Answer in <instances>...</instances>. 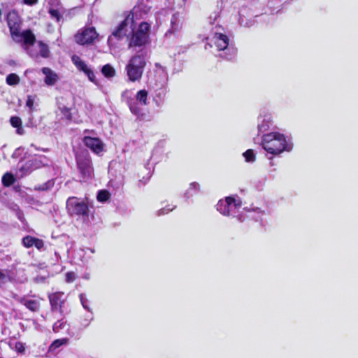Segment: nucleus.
<instances>
[{"label":"nucleus","instance_id":"obj_1","mask_svg":"<svg viewBox=\"0 0 358 358\" xmlns=\"http://www.w3.org/2000/svg\"><path fill=\"white\" fill-rule=\"evenodd\" d=\"M261 146L266 152L268 159L279 157L283 152L292 150L294 143L290 135L280 131H273L262 136Z\"/></svg>","mask_w":358,"mask_h":358},{"label":"nucleus","instance_id":"obj_2","mask_svg":"<svg viewBox=\"0 0 358 358\" xmlns=\"http://www.w3.org/2000/svg\"><path fill=\"white\" fill-rule=\"evenodd\" d=\"M242 203L238 197L227 196L224 199H221L216 205V208L222 215L228 217H236L240 222H243L246 217L255 220L261 219L264 212L259 208H243Z\"/></svg>","mask_w":358,"mask_h":358},{"label":"nucleus","instance_id":"obj_3","mask_svg":"<svg viewBox=\"0 0 358 358\" xmlns=\"http://www.w3.org/2000/svg\"><path fill=\"white\" fill-rule=\"evenodd\" d=\"M150 27L148 22H141L136 29V80L141 77L149 57Z\"/></svg>","mask_w":358,"mask_h":358},{"label":"nucleus","instance_id":"obj_4","mask_svg":"<svg viewBox=\"0 0 358 358\" xmlns=\"http://www.w3.org/2000/svg\"><path fill=\"white\" fill-rule=\"evenodd\" d=\"M5 19L9 29L10 36L15 41L19 42L20 39L22 38L24 45H34L36 41V36L31 29H26L20 32L22 20L15 9L9 10L6 13Z\"/></svg>","mask_w":358,"mask_h":358},{"label":"nucleus","instance_id":"obj_5","mask_svg":"<svg viewBox=\"0 0 358 358\" xmlns=\"http://www.w3.org/2000/svg\"><path fill=\"white\" fill-rule=\"evenodd\" d=\"M210 42L216 48L217 51L220 52L219 57L227 60L235 58L236 49L229 43L227 36L216 33L210 39Z\"/></svg>","mask_w":358,"mask_h":358},{"label":"nucleus","instance_id":"obj_6","mask_svg":"<svg viewBox=\"0 0 358 358\" xmlns=\"http://www.w3.org/2000/svg\"><path fill=\"white\" fill-rule=\"evenodd\" d=\"M112 35L117 39H120L124 36L130 38L129 46L132 45L134 41V13L133 10L113 30Z\"/></svg>","mask_w":358,"mask_h":358},{"label":"nucleus","instance_id":"obj_7","mask_svg":"<svg viewBox=\"0 0 358 358\" xmlns=\"http://www.w3.org/2000/svg\"><path fill=\"white\" fill-rule=\"evenodd\" d=\"M77 169L79 173L80 181L87 182L94 173L92 161L87 152H83L76 155Z\"/></svg>","mask_w":358,"mask_h":358},{"label":"nucleus","instance_id":"obj_8","mask_svg":"<svg viewBox=\"0 0 358 358\" xmlns=\"http://www.w3.org/2000/svg\"><path fill=\"white\" fill-rule=\"evenodd\" d=\"M66 208L71 215H74L83 217H89L90 209L87 199L80 201V199L76 196H71L67 200Z\"/></svg>","mask_w":358,"mask_h":358},{"label":"nucleus","instance_id":"obj_9","mask_svg":"<svg viewBox=\"0 0 358 358\" xmlns=\"http://www.w3.org/2000/svg\"><path fill=\"white\" fill-rule=\"evenodd\" d=\"M98 36L99 34L97 33L95 27H85L78 30L74 35V41L78 45H91L93 44Z\"/></svg>","mask_w":358,"mask_h":358},{"label":"nucleus","instance_id":"obj_10","mask_svg":"<svg viewBox=\"0 0 358 358\" xmlns=\"http://www.w3.org/2000/svg\"><path fill=\"white\" fill-rule=\"evenodd\" d=\"M169 75L166 69L159 63L155 65L154 75L148 79V84L151 88H157L158 86L167 85Z\"/></svg>","mask_w":358,"mask_h":358},{"label":"nucleus","instance_id":"obj_11","mask_svg":"<svg viewBox=\"0 0 358 358\" xmlns=\"http://www.w3.org/2000/svg\"><path fill=\"white\" fill-rule=\"evenodd\" d=\"M48 299L50 304L52 312H57L60 315L64 313L63 308L64 306L66 299L63 292H56L48 295Z\"/></svg>","mask_w":358,"mask_h":358},{"label":"nucleus","instance_id":"obj_12","mask_svg":"<svg viewBox=\"0 0 358 358\" xmlns=\"http://www.w3.org/2000/svg\"><path fill=\"white\" fill-rule=\"evenodd\" d=\"M152 155H149L148 158L143 163L142 169H139L138 176L140 178L139 182L143 185H145L151 178L157 162L151 163Z\"/></svg>","mask_w":358,"mask_h":358},{"label":"nucleus","instance_id":"obj_13","mask_svg":"<svg viewBox=\"0 0 358 358\" xmlns=\"http://www.w3.org/2000/svg\"><path fill=\"white\" fill-rule=\"evenodd\" d=\"M71 61L77 69L83 72L91 82L96 83L94 71L87 66L85 62L83 61L79 56L73 55L71 57Z\"/></svg>","mask_w":358,"mask_h":358},{"label":"nucleus","instance_id":"obj_14","mask_svg":"<svg viewBox=\"0 0 358 358\" xmlns=\"http://www.w3.org/2000/svg\"><path fill=\"white\" fill-rule=\"evenodd\" d=\"M83 143L89 148L93 152L99 154L103 150V143L102 141L96 137L85 136L83 138Z\"/></svg>","mask_w":358,"mask_h":358},{"label":"nucleus","instance_id":"obj_15","mask_svg":"<svg viewBox=\"0 0 358 358\" xmlns=\"http://www.w3.org/2000/svg\"><path fill=\"white\" fill-rule=\"evenodd\" d=\"M155 90L154 101L157 106H162L165 100L166 94L169 91L168 86H158L157 88H152Z\"/></svg>","mask_w":358,"mask_h":358},{"label":"nucleus","instance_id":"obj_16","mask_svg":"<svg viewBox=\"0 0 358 358\" xmlns=\"http://www.w3.org/2000/svg\"><path fill=\"white\" fill-rule=\"evenodd\" d=\"M272 124L271 116L269 114L260 115L257 120V129L259 133L268 131Z\"/></svg>","mask_w":358,"mask_h":358},{"label":"nucleus","instance_id":"obj_17","mask_svg":"<svg viewBox=\"0 0 358 358\" xmlns=\"http://www.w3.org/2000/svg\"><path fill=\"white\" fill-rule=\"evenodd\" d=\"M38 168L39 162L36 159H32L26 161L20 169V171L24 176H27Z\"/></svg>","mask_w":358,"mask_h":358},{"label":"nucleus","instance_id":"obj_18","mask_svg":"<svg viewBox=\"0 0 358 358\" xmlns=\"http://www.w3.org/2000/svg\"><path fill=\"white\" fill-rule=\"evenodd\" d=\"M20 302L31 312H38L41 309V303L39 300L25 299L22 298L20 300Z\"/></svg>","mask_w":358,"mask_h":358},{"label":"nucleus","instance_id":"obj_19","mask_svg":"<svg viewBox=\"0 0 358 358\" xmlns=\"http://www.w3.org/2000/svg\"><path fill=\"white\" fill-rule=\"evenodd\" d=\"M134 94L131 90H125L122 94V100L126 103L132 113H134Z\"/></svg>","mask_w":358,"mask_h":358},{"label":"nucleus","instance_id":"obj_20","mask_svg":"<svg viewBox=\"0 0 358 358\" xmlns=\"http://www.w3.org/2000/svg\"><path fill=\"white\" fill-rule=\"evenodd\" d=\"M41 71L45 75V83L47 85H53L56 83L58 76L55 73L48 67L43 68Z\"/></svg>","mask_w":358,"mask_h":358},{"label":"nucleus","instance_id":"obj_21","mask_svg":"<svg viewBox=\"0 0 358 358\" xmlns=\"http://www.w3.org/2000/svg\"><path fill=\"white\" fill-rule=\"evenodd\" d=\"M200 190V185L198 182H193L190 183L189 188L187 189L185 193V197L186 199H189L194 195L196 194Z\"/></svg>","mask_w":358,"mask_h":358},{"label":"nucleus","instance_id":"obj_22","mask_svg":"<svg viewBox=\"0 0 358 358\" xmlns=\"http://www.w3.org/2000/svg\"><path fill=\"white\" fill-rule=\"evenodd\" d=\"M54 185H55V181L53 179H51L41 185H38L34 186V189L35 191H38V192L48 191V190L51 189L54 187Z\"/></svg>","mask_w":358,"mask_h":358},{"label":"nucleus","instance_id":"obj_23","mask_svg":"<svg viewBox=\"0 0 358 358\" xmlns=\"http://www.w3.org/2000/svg\"><path fill=\"white\" fill-rule=\"evenodd\" d=\"M101 71L102 74L108 78L114 77L116 73L115 69L109 64L103 65Z\"/></svg>","mask_w":358,"mask_h":358},{"label":"nucleus","instance_id":"obj_24","mask_svg":"<svg viewBox=\"0 0 358 358\" xmlns=\"http://www.w3.org/2000/svg\"><path fill=\"white\" fill-rule=\"evenodd\" d=\"M127 74L130 81H134V57H131L126 66Z\"/></svg>","mask_w":358,"mask_h":358},{"label":"nucleus","instance_id":"obj_25","mask_svg":"<svg viewBox=\"0 0 358 358\" xmlns=\"http://www.w3.org/2000/svg\"><path fill=\"white\" fill-rule=\"evenodd\" d=\"M15 182L14 176L10 173H6L3 175L1 182L4 187H10Z\"/></svg>","mask_w":358,"mask_h":358},{"label":"nucleus","instance_id":"obj_26","mask_svg":"<svg viewBox=\"0 0 358 358\" xmlns=\"http://www.w3.org/2000/svg\"><path fill=\"white\" fill-rule=\"evenodd\" d=\"M110 198V193L106 189L99 190L96 195L98 201L103 203L109 200Z\"/></svg>","mask_w":358,"mask_h":358},{"label":"nucleus","instance_id":"obj_27","mask_svg":"<svg viewBox=\"0 0 358 358\" xmlns=\"http://www.w3.org/2000/svg\"><path fill=\"white\" fill-rule=\"evenodd\" d=\"M245 161L248 163H253L256 160V153L254 150L248 149L243 153Z\"/></svg>","mask_w":358,"mask_h":358},{"label":"nucleus","instance_id":"obj_28","mask_svg":"<svg viewBox=\"0 0 358 358\" xmlns=\"http://www.w3.org/2000/svg\"><path fill=\"white\" fill-rule=\"evenodd\" d=\"M148 94V92L145 90H140L136 94V101H138L141 104L146 105Z\"/></svg>","mask_w":358,"mask_h":358},{"label":"nucleus","instance_id":"obj_29","mask_svg":"<svg viewBox=\"0 0 358 358\" xmlns=\"http://www.w3.org/2000/svg\"><path fill=\"white\" fill-rule=\"evenodd\" d=\"M6 83L8 85L13 86L20 83V77L16 73H10L6 78Z\"/></svg>","mask_w":358,"mask_h":358},{"label":"nucleus","instance_id":"obj_30","mask_svg":"<svg viewBox=\"0 0 358 358\" xmlns=\"http://www.w3.org/2000/svg\"><path fill=\"white\" fill-rule=\"evenodd\" d=\"M138 4L139 10H142L144 13H147L151 8L150 0H138Z\"/></svg>","mask_w":358,"mask_h":358},{"label":"nucleus","instance_id":"obj_31","mask_svg":"<svg viewBox=\"0 0 358 358\" xmlns=\"http://www.w3.org/2000/svg\"><path fill=\"white\" fill-rule=\"evenodd\" d=\"M36 237L27 235L22 239V244L26 248H30L34 245Z\"/></svg>","mask_w":358,"mask_h":358},{"label":"nucleus","instance_id":"obj_32","mask_svg":"<svg viewBox=\"0 0 358 358\" xmlns=\"http://www.w3.org/2000/svg\"><path fill=\"white\" fill-rule=\"evenodd\" d=\"M38 45H39V48H40V50H39L40 55L44 58L48 57L50 55V50H49V48H48V45H46L45 43H44L42 41H39Z\"/></svg>","mask_w":358,"mask_h":358},{"label":"nucleus","instance_id":"obj_33","mask_svg":"<svg viewBox=\"0 0 358 358\" xmlns=\"http://www.w3.org/2000/svg\"><path fill=\"white\" fill-rule=\"evenodd\" d=\"M67 341H68L67 338L56 339L49 346V350L50 351L55 350L57 348H59L62 345L66 344L67 343Z\"/></svg>","mask_w":358,"mask_h":358},{"label":"nucleus","instance_id":"obj_34","mask_svg":"<svg viewBox=\"0 0 358 358\" xmlns=\"http://www.w3.org/2000/svg\"><path fill=\"white\" fill-rule=\"evenodd\" d=\"M48 13L50 14V17L52 19H55L57 22H60V20L62 18V15L60 13V12L57 9L50 8L48 10Z\"/></svg>","mask_w":358,"mask_h":358},{"label":"nucleus","instance_id":"obj_35","mask_svg":"<svg viewBox=\"0 0 358 358\" xmlns=\"http://www.w3.org/2000/svg\"><path fill=\"white\" fill-rule=\"evenodd\" d=\"M176 208V206L173 205H167L164 208H162L159 210H158L156 213V215L157 216H162L166 214H168L169 213L171 212Z\"/></svg>","mask_w":358,"mask_h":358},{"label":"nucleus","instance_id":"obj_36","mask_svg":"<svg viewBox=\"0 0 358 358\" xmlns=\"http://www.w3.org/2000/svg\"><path fill=\"white\" fill-rule=\"evenodd\" d=\"M11 280L10 276L7 273V271H4L0 268V286L6 284L7 282Z\"/></svg>","mask_w":358,"mask_h":358},{"label":"nucleus","instance_id":"obj_37","mask_svg":"<svg viewBox=\"0 0 358 358\" xmlns=\"http://www.w3.org/2000/svg\"><path fill=\"white\" fill-rule=\"evenodd\" d=\"M171 28L173 31H176L179 28L180 20L178 14H173L171 20Z\"/></svg>","mask_w":358,"mask_h":358},{"label":"nucleus","instance_id":"obj_38","mask_svg":"<svg viewBox=\"0 0 358 358\" xmlns=\"http://www.w3.org/2000/svg\"><path fill=\"white\" fill-rule=\"evenodd\" d=\"M66 324V322H64L62 319L57 320L52 327V329L55 332L57 333L59 330L62 329Z\"/></svg>","mask_w":358,"mask_h":358},{"label":"nucleus","instance_id":"obj_39","mask_svg":"<svg viewBox=\"0 0 358 358\" xmlns=\"http://www.w3.org/2000/svg\"><path fill=\"white\" fill-rule=\"evenodd\" d=\"M10 124L13 127L16 128L19 127L20 126H22V122L20 117L17 116H13L10 119Z\"/></svg>","mask_w":358,"mask_h":358},{"label":"nucleus","instance_id":"obj_40","mask_svg":"<svg viewBox=\"0 0 358 358\" xmlns=\"http://www.w3.org/2000/svg\"><path fill=\"white\" fill-rule=\"evenodd\" d=\"M61 113L65 116V117L71 120L72 119V114L71 113V108L66 106H64L60 108Z\"/></svg>","mask_w":358,"mask_h":358},{"label":"nucleus","instance_id":"obj_41","mask_svg":"<svg viewBox=\"0 0 358 358\" xmlns=\"http://www.w3.org/2000/svg\"><path fill=\"white\" fill-rule=\"evenodd\" d=\"M76 278V275L73 271H69L66 273L65 281L68 283L73 282Z\"/></svg>","mask_w":358,"mask_h":358},{"label":"nucleus","instance_id":"obj_42","mask_svg":"<svg viewBox=\"0 0 358 358\" xmlns=\"http://www.w3.org/2000/svg\"><path fill=\"white\" fill-rule=\"evenodd\" d=\"M34 98L31 95H28L26 101V106L32 112L34 110Z\"/></svg>","mask_w":358,"mask_h":358},{"label":"nucleus","instance_id":"obj_43","mask_svg":"<svg viewBox=\"0 0 358 358\" xmlns=\"http://www.w3.org/2000/svg\"><path fill=\"white\" fill-rule=\"evenodd\" d=\"M45 243L43 240L36 238H35L34 245L38 250H41L44 248Z\"/></svg>","mask_w":358,"mask_h":358},{"label":"nucleus","instance_id":"obj_44","mask_svg":"<svg viewBox=\"0 0 358 358\" xmlns=\"http://www.w3.org/2000/svg\"><path fill=\"white\" fill-rule=\"evenodd\" d=\"M15 349L17 352L20 353H23L25 351L24 345L22 342H16L15 345Z\"/></svg>","mask_w":358,"mask_h":358},{"label":"nucleus","instance_id":"obj_45","mask_svg":"<svg viewBox=\"0 0 358 358\" xmlns=\"http://www.w3.org/2000/svg\"><path fill=\"white\" fill-rule=\"evenodd\" d=\"M38 0H23V3L26 5L33 6L38 2Z\"/></svg>","mask_w":358,"mask_h":358},{"label":"nucleus","instance_id":"obj_46","mask_svg":"<svg viewBox=\"0 0 358 358\" xmlns=\"http://www.w3.org/2000/svg\"><path fill=\"white\" fill-rule=\"evenodd\" d=\"M17 130V133L20 135H22L24 134V129L22 128V126H20L19 127H16Z\"/></svg>","mask_w":358,"mask_h":358},{"label":"nucleus","instance_id":"obj_47","mask_svg":"<svg viewBox=\"0 0 358 358\" xmlns=\"http://www.w3.org/2000/svg\"><path fill=\"white\" fill-rule=\"evenodd\" d=\"M80 301H81V303L83 304V306L85 308V309H89L88 307L83 303V294H80Z\"/></svg>","mask_w":358,"mask_h":358},{"label":"nucleus","instance_id":"obj_48","mask_svg":"<svg viewBox=\"0 0 358 358\" xmlns=\"http://www.w3.org/2000/svg\"><path fill=\"white\" fill-rule=\"evenodd\" d=\"M217 16H218L217 14H215V17H214V19L215 20Z\"/></svg>","mask_w":358,"mask_h":358},{"label":"nucleus","instance_id":"obj_49","mask_svg":"<svg viewBox=\"0 0 358 358\" xmlns=\"http://www.w3.org/2000/svg\"><path fill=\"white\" fill-rule=\"evenodd\" d=\"M0 358H2V357H0Z\"/></svg>","mask_w":358,"mask_h":358}]
</instances>
